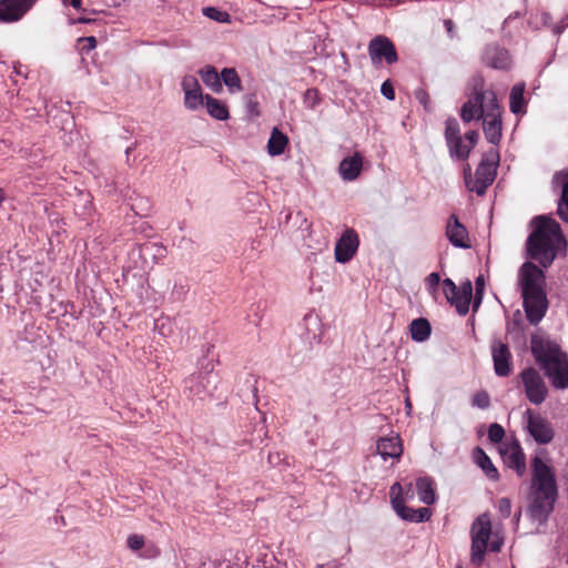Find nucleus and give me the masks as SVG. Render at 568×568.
Instances as JSON below:
<instances>
[{"instance_id": "obj_2", "label": "nucleus", "mask_w": 568, "mask_h": 568, "mask_svg": "<svg viewBox=\"0 0 568 568\" xmlns=\"http://www.w3.org/2000/svg\"><path fill=\"white\" fill-rule=\"evenodd\" d=\"M531 500L528 514L538 523H546L558 498L555 470L539 456L531 459Z\"/></svg>"}, {"instance_id": "obj_42", "label": "nucleus", "mask_w": 568, "mask_h": 568, "mask_svg": "<svg viewBox=\"0 0 568 568\" xmlns=\"http://www.w3.org/2000/svg\"><path fill=\"white\" fill-rule=\"evenodd\" d=\"M355 253L356 251H335V261L338 263H347L354 257Z\"/></svg>"}, {"instance_id": "obj_17", "label": "nucleus", "mask_w": 568, "mask_h": 568, "mask_svg": "<svg viewBox=\"0 0 568 568\" xmlns=\"http://www.w3.org/2000/svg\"><path fill=\"white\" fill-rule=\"evenodd\" d=\"M478 141V133L475 131L467 132L464 136H459L448 143L450 156L456 160H466Z\"/></svg>"}, {"instance_id": "obj_25", "label": "nucleus", "mask_w": 568, "mask_h": 568, "mask_svg": "<svg viewBox=\"0 0 568 568\" xmlns=\"http://www.w3.org/2000/svg\"><path fill=\"white\" fill-rule=\"evenodd\" d=\"M202 82L215 93L222 91L221 74L213 67H205L199 71Z\"/></svg>"}, {"instance_id": "obj_38", "label": "nucleus", "mask_w": 568, "mask_h": 568, "mask_svg": "<svg viewBox=\"0 0 568 568\" xmlns=\"http://www.w3.org/2000/svg\"><path fill=\"white\" fill-rule=\"evenodd\" d=\"M498 511L503 518H508L511 514V503L509 498L503 497L497 504Z\"/></svg>"}, {"instance_id": "obj_29", "label": "nucleus", "mask_w": 568, "mask_h": 568, "mask_svg": "<svg viewBox=\"0 0 568 568\" xmlns=\"http://www.w3.org/2000/svg\"><path fill=\"white\" fill-rule=\"evenodd\" d=\"M221 82L226 85L231 94L239 93L243 89L237 72L232 68H224L221 71Z\"/></svg>"}, {"instance_id": "obj_45", "label": "nucleus", "mask_w": 568, "mask_h": 568, "mask_svg": "<svg viewBox=\"0 0 568 568\" xmlns=\"http://www.w3.org/2000/svg\"><path fill=\"white\" fill-rule=\"evenodd\" d=\"M81 41H84L87 43V47L89 50H92L95 48L97 45V40L94 37H87V38H82L80 39Z\"/></svg>"}, {"instance_id": "obj_12", "label": "nucleus", "mask_w": 568, "mask_h": 568, "mask_svg": "<svg viewBox=\"0 0 568 568\" xmlns=\"http://www.w3.org/2000/svg\"><path fill=\"white\" fill-rule=\"evenodd\" d=\"M368 54L374 65H379L383 61L388 64L397 61V53L392 41L383 36L373 38L368 44Z\"/></svg>"}, {"instance_id": "obj_13", "label": "nucleus", "mask_w": 568, "mask_h": 568, "mask_svg": "<svg viewBox=\"0 0 568 568\" xmlns=\"http://www.w3.org/2000/svg\"><path fill=\"white\" fill-rule=\"evenodd\" d=\"M37 0H0V22L19 21Z\"/></svg>"}, {"instance_id": "obj_18", "label": "nucleus", "mask_w": 568, "mask_h": 568, "mask_svg": "<svg viewBox=\"0 0 568 568\" xmlns=\"http://www.w3.org/2000/svg\"><path fill=\"white\" fill-rule=\"evenodd\" d=\"M552 185L561 189L557 214L568 224V170L556 173L552 178Z\"/></svg>"}, {"instance_id": "obj_24", "label": "nucleus", "mask_w": 568, "mask_h": 568, "mask_svg": "<svg viewBox=\"0 0 568 568\" xmlns=\"http://www.w3.org/2000/svg\"><path fill=\"white\" fill-rule=\"evenodd\" d=\"M474 458L476 464L483 469L485 475L494 481L499 479L498 469L494 466L489 456L480 448L476 447L474 449Z\"/></svg>"}, {"instance_id": "obj_7", "label": "nucleus", "mask_w": 568, "mask_h": 568, "mask_svg": "<svg viewBox=\"0 0 568 568\" xmlns=\"http://www.w3.org/2000/svg\"><path fill=\"white\" fill-rule=\"evenodd\" d=\"M491 535V521L488 514H481L476 518L470 528L471 555L470 560L479 566L485 559L488 541Z\"/></svg>"}, {"instance_id": "obj_23", "label": "nucleus", "mask_w": 568, "mask_h": 568, "mask_svg": "<svg viewBox=\"0 0 568 568\" xmlns=\"http://www.w3.org/2000/svg\"><path fill=\"white\" fill-rule=\"evenodd\" d=\"M473 296L471 282L467 281L460 286L459 293L450 302L460 315H466L469 311V304Z\"/></svg>"}, {"instance_id": "obj_1", "label": "nucleus", "mask_w": 568, "mask_h": 568, "mask_svg": "<svg viewBox=\"0 0 568 568\" xmlns=\"http://www.w3.org/2000/svg\"><path fill=\"white\" fill-rule=\"evenodd\" d=\"M527 257L529 261L521 265L518 282L521 287L526 317L530 324L536 325L545 316L548 308L545 274L536 263L547 268L552 264L556 251H527Z\"/></svg>"}, {"instance_id": "obj_19", "label": "nucleus", "mask_w": 568, "mask_h": 568, "mask_svg": "<svg viewBox=\"0 0 568 568\" xmlns=\"http://www.w3.org/2000/svg\"><path fill=\"white\" fill-rule=\"evenodd\" d=\"M377 453L383 459L393 458L399 459L403 454V445L399 436L382 437L376 444Z\"/></svg>"}, {"instance_id": "obj_46", "label": "nucleus", "mask_w": 568, "mask_h": 568, "mask_svg": "<svg viewBox=\"0 0 568 568\" xmlns=\"http://www.w3.org/2000/svg\"><path fill=\"white\" fill-rule=\"evenodd\" d=\"M491 550H493V551H499V546H498V544L493 542V544H491Z\"/></svg>"}, {"instance_id": "obj_21", "label": "nucleus", "mask_w": 568, "mask_h": 568, "mask_svg": "<svg viewBox=\"0 0 568 568\" xmlns=\"http://www.w3.org/2000/svg\"><path fill=\"white\" fill-rule=\"evenodd\" d=\"M288 136L278 128H273L268 138L266 150L271 156L282 155L288 146Z\"/></svg>"}, {"instance_id": "obj_9", "label": "nucleus", "mask_w": 568, "mask_h": 568, "mask_svg": "<svg viewBox=\"0 0 568 568\" xmlns=\"http://www.w3.org/2000/svg\"><path fill=\"white\" fill-rule=\"evenodd\" d=\"M390 503L395 513L404 520L412 523H423L429 519L430 511L423 507L413 509L405 506V497L403 496V487L399 483L392 485L389 489Z\"/></svg>"}, {"instance_id": "obj_43", "label": "nucleus", "mask_w": 568, "mask_h": 568, "mask_svg": "<svg viewBox=\"0 0 568 568\" xmlns=\"http://www.w3.org/2000/svg\"><path fill=\"white\" fill-rule=\"evenodd\" d=\"M381 92L382 94L387 99V100H394L395 99V92H394V88L392 85V83L389 81H385L382 87H381Z\"/></svg>"}, {"instance_id": "obj_36", "label": "nucleus", "mask_w": 568, "mask_h": 568, "mask_svg": "<svg viewBox=\"0 0 568 568\" xmlns=\"http://www.w3.org/2000/svg\"><path fill=\"white\" fill-rule=\"evenodd\" d=\"M460 287H457L456 284L450 278H445L443 281V292L448 303L453 301V298L459 293Z\"/></svg>"}, {"instance_id": "obj_6", "label": "nucleus", "mask_w": 568, "mask_h": 568, "mask_svg": "<svg viewBox=\"0 0 568 568\" xmlns=\"http://www.w3.org/2000/svg\"><path fill=\"white\" fill-rule=\"evenodd\" d=\"M498 161L499 155L495 150L487 152L476 171L475 180L468 178L470 176L471 169L469 165H466L464 172L467 187L479 195L483 194L495 180Z\"/></svg>"}, {"instance_id": "obj_30", "label": "nucleus", "mask_w": 568, "mask_h": 568, "mask_svg": "<svg viewBox=\"0 0 568 568\" xmlns=\"http://www.w3.org/2000/svg\"><path fill=\"white\" fill-rule=\"evenodd\" d=\"M416 488L418 497L424 504L432 505L435 503V491L433 480L430 478L425 477L417 479Z\"/></svg>"}, {"instance_id": "obj_8", "label": "nucleus", "mask_w": 568, "mask_h": 568, "mask_svg": "<svg viewBox=\"0 0 568 568\" xmlns=\"http://www.w3.org/2000/svg\"><path fill=\"white\" fill-rule=\"evenodd\" d=\"M525 395L527 399L535 405L542 404L548 396V387L539 374L534 367H527L519 374Z\"/></svg>"}, {"instance_id": "obj_39", "label": "nucleus", "mask_w": 568, "mask_h": 568, "mask_svg": "<svg viewBox=\"0 0 568 568\" xmlns=\"http://www.w3.org/2000/svg\"><path fill=\"white\" fill-rule=\"evenodd\" d=\"M144 546V537L141 535H131L128 538V547L132 550H139Z\"/></svg>"}, {"instance_id": "obj_27", "label": "nucleus", "mask_w": 568, "mask_h": 568, "mask_svg": "<svg viewBox=\"0 0 568 568\" xmlns=\"http://www.w3.org/2000/svg\"><path fill=\"white\" fill-rule=\"evenodd\" d=\"M525 85L517 83L513 87L509 97L510 111L515 114L525 113V100H524Z\"/></svg>"}, {"instance_id": "obj_10", "label": "nucleus", "mask_w": 568, "mask_h": 568, "mask_svg": "<svg viewBox=\"0 0 568 568\" xmlns=\"http://www.w3.org/2000/svg\"><path fill=\"white\" fill-rule=\"evenodd\" d=\"M526 429L529 435L539 445L549 444L555 437V430L551 423L540 413L528 408L525 412Z\"/></svg>"}, {"instance_id": "obj_16", "label": "nucleus", "mask_w": 568, "mask_h": 568, "mask_svg": "<svg viewBox=\"0 0 568 568\" xmlns=\"http://www.w3.org/2000/svg\"><path fill=\"white\" fill-rule=\"evenodd\" d=\"M364 156L359 152H354L342 159L337 172L344 182L355 181L363 171Z\"/></svg>"}, {"instance_id": "obj_14", "label": "nucleus", "mask_w": 568, "mask_h": 568, "mask_svg": "<svg viewBox=\"0 0 568 568\" xmlns=\"http://www.w3.org/2000/svg\"><path fill=\"white\" fill-rule=\"evenodd\" d=\"M505 464L516 470L518 476H523L526 471V455L518 440L505 444L500 449Z\"/></svg>"}, {"instance_id": "obj_20", "label": "nucleus", "mask_w": 568, "mask_h": 568, "mask_svg": "<svg viewBox=\"0 0 568 568\" xmlns=\"http://www.w3.org/2000/svg\"><path fill=\"white\" fill-rule=\"evenodd\" d=\"M447 236L450 243L456 247L469 248V244L467 243V231L466 229L458 222L455 216H452L447 224Z\"/></svg>"}, {"instance_id": "obj_15", "label": "nucleus", "mask_w": 568, "mask_h": 568, "mask_svg": "<svg viewBox=\"0 0 568 568\" xmlns=\"http://www.w3.org/2000/svg\"><path fill=\"white\" fill-rule=\"evenodd\" d=\"M491 354L496 375L500 377L509 376L511 373V354L508 345L495 341L491 345Z\"/></svg>"}, {"instance_id": "obj_35", "label": "nucleus", "mask_w": 568, "mask_h": 568, "mask_svg": "<svg viewBox=\"0 0 568 568\" xmlns=\"http://www.w3.org/2000/svg\"><path fill=\"white\" fill-rule=\"evenodd\" d=\"M505 437V429L501 425L494 423L488 428V438L491 443L498 444Z\"/></svg>"}, {"instance_id": "obj_5", "label": "nucleus", "mask_w": 568, "mask_h": 568, "mask_svg": "<svg viewBox=\"0 0 568 568\" xmlns=\"http://www.w3.org/2000/svg\"><path fill=\"white\" fill-rule=\"evenodd\" d=\"M527 248H566L568 241L560 224L548 215H537L528 223Z\"/></svg>"}, {"instance_id": "obj_32", "label": "nucleus", "mask_w": 568, "mask_h": 568, "mask_svg": "<svg viewBox=\"0 0 568 568\" xmlns=\"http://www.w3.org/2000/svg\"><path fill=\"white\" fill-rule=\"evenodd\" d=\"M203 14L206 18L215 20L217 22L227 23L230 22V14L214 7H207L203 9Z\"/></svg>"}, {"instance_id": "obj_44", "label": "nucleus", "mask_w": 568, "mask_h": 568, "mask_svg": "<svg viewBox=\"0 0 568 568\" xmlns=\"http://www.w3.org/2000/svg\"><path fill=\"white\" fill-rule=\"evenodd\" d=\"M64 6H71L74 9H81L82 0H61Z\"/></svg>"}, {"instance_id": "obj_47", "label": "nucleus", "mask_w": 568, "mask_h": 568, "mask_svg": "<svg viewBox=\"0 0 568 568\" xmlns=\"http://www.w3.org/2000/svg\"><path fill=\"white\" fill-rule=\"evenodd\" d=\"M6 200L4 192L0 189V204Z\"/></svg>"}, {"instance_id": "obj_37", "label": "nucleus", "mask_w": 568, "mask_h": 568, "mask_svg": "<svg viewBox=\"0 0 568 568\" xmlns=\"http://www.w3.org/2000/svg\"><path fill=\"white\" fill-rule=\"evenodd\" d=\"M440 283V275L436 272L430 273L426 280L425 284L429 293L435 294L438 290Z\"/></svg>"}, {"instance_id": "obj_22", "label": "nucleus", "mask_w": 568, "mask_h": 568, "mask_svg": "<svg viewBox=\"0 0 568 568\" xmlns=\"http://www.w3.org/2000/svg\"><path fill=\"white\" fill-rule=\"evenodd\" d=\"M207 114L217 121H226L230 119V110L225 101L209 94L204 106Z\"/></svg>"}, {"instance_id": "obj_31", "label": "nucleus", "mask_w": 568, "mask_h": 568, "mask_svg": "<svg viewBox=\"0 0 568 568\" xmlns=\"http://www.w3.org/2000/svg\"><path fill=\"white\" fill-rule=\"evenodd\" d=\"M359 245L358 235L354 230H345L336 243L335 248H357Z\"/></svg>"}, {"instance_id": "obj_11", "label": "nucleus", "mask_w": 568, "mask_h": 568, "mask_svg": "<svg viewBox=\"0 0 568 568\" xmlns=\"http://www.w3.org/2000/svg\"><path fill=\"white\" fill-rule=\"evenodd\" d=\"M181 90L185 110L196 112L204 106L209 94L203 92L199 80L194 75L186 74L181 79Z\"/></svg>"}, {"instance_id": "obj_40", "label": "nucleus", "mask_w": 568, "mask_h": 568, "mask_svg": "<svg viewBox=\"0 0 568 568\" xmlns=\"http://www.w3.org/2000/svg\"><path fill=\"white\" fill-rule=\"evenodd\" d=\"M305 103L310 106V108H314L315 105H317L318 101H320V95H318V92L317 90H314V89H310L305 92Z\"/></svg>"}, {"instance_id": "obj_41", "label": "nucleus", "mask_w": 568, "mask_h": 568, "mask_svg": "<svg viewBox=\"0 0 568 568\" xmlns=\"http://www.w3.org/2000/svg\"><path fill=\"white\" fill-rule=\"evenodd\" d=\"M476 300L474 302V308H477L480 304L481 294L485 287L484 277L480 275L476 278Z\"/></svg>"}, {"instance_id": "obj_3", "label": "nucleus", "mask_w": 568, "mask_h": 568, "mask_svg": "<svg viewBox=\"0 0 568 568\" xmlns=\"http://www.w3.org/2000/svg\"><path fill=\"white\" fill-rule=\"evenodd\" d=\"M460 116L464 122L483 120L486 139L497 144L501 138V109L494 91H476L463 105Z\"/></svg>"}, {"instance_id": "obj_34", "label": "nucleus", "mask_w": 568, "mask_h": 568, "mask_svg": "<svg viewBox=\"0 0 568 568\" xmlns=\"http://www.w3.org/2000/svg\"><path fill=\"white\" fill-rule=\"evenodd\" d=\"M471 404L481 409H486L490 406V397L486 390H478L474 394Z\"/></svg>"}, {"instance_id": "obj_28", "label": "nucleus", "mask_w": 568, "mask_h": 568, "mask_svg": "<svg viewBox=\"0 0 568 568\" xmlns=\"http://www.w3.org/2000/svg\"><path fill=\"white\" fill-rule=\"evenodd\" d=\"M430 324L426 318L419 317L410 323V334L414 341H426L430 336Z\"/></svg>"}, {"instance_id": "obj_4", "label": "nucleus", "mask_w": 568, "mask_h": 568, "mask_svg": "<svg viewBox=\"0 0 568 568\" xmlns=\"http://www.w3.org/2000/svg\"><path fill=\"white\" fill-rule=\"evenodd\" d=\"M531 353L556 388L568 387V357L560 347L538 336L531 338Z\"/></svg>"}, {"instance_id": "obj_33", "label": "nucleus", "mask_w": 568, "mask_h": 568, "mask_svg": "<svg viewBox=\"0 0 568 568\" xmlns=\"http://www.w3.org/2000/svg\"><path fill=\"white\" fill-rule=\"evenodd\" d=\"M460 135L459 124L455 119H449L446 121V128H445V138L447 144L450 143L453 140H456Z\"/></svg>"}, {"instance_id": "obj_26", "label": "nucleus", "mask_w": 568, "mask_h": 568, "mask_svg": "<svg viewBox=\"0 0 568 568\" xmlns=\"http://www.w3.org/2000/svg\"><path fill=\"white\" fill-rule=\"evenodd\" d=\"M485 59L487 63L496 69H505L510 63L508 52L498 48L487 50Z\"/></svg>"}]
</instances>
